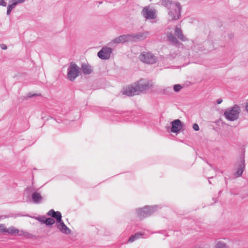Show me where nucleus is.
I'll list each match as a JSON object with an SVG mask.
<instances>
[{"label":"nucleus","mask_w":248,"mask_h":248,"mask_svg":"<svg viewBox=\"0 0 248 248\" xmlns=\"http://www.w3.org/2000/svg\"><path fill=\"white\" fill-rule=\"evenodd\" d=\"M148 88V84L135 83L132 86L125 88L124 93L128 96L135 95L139 94L140 92L143 91Z\"/></svg>","instance_id":"nucleus-1"},{"label":"nucleus","mask_w":248,"mask_h":248,"mask_svg":"<svg viewBox=\"0 0 248 248\" xmlns=\"http://www.w3.org/2000/svg\"><path fill=\"white\" fill-rule=\"evenodd\" d=\"M164 5L169 9V14L171 16V20H176L180 16V6L178 3H172L170 0L165 1Z\"/></svg>","instance_id":"nucleus-2"},{"label":"nucleus","mask_w":248,"mask_h":248,"mask_svg":"<svg viewBox=\"0 0 248 248\" xmlns=\"http://www.w3.org/2000/svg\"><path fill=\"white\" fill-rule=\"evenodd\" d=\"M160 208L158 205L145 206L136 209V213L140 218H144L151 215Z\"/></svg>","instance_id":"nucleus-3"},{"label":"nucleus","mask_w":248,"mask_h":248,"mask_svg":"<svg viewBox=\"0 0 248 248\" xmlns=\"http://www.w3.org/2000/svg\"><path fill=\"white\" fill-rule=\"evenodd\" d=\"M146 37L145 34H140L136 35H123L120 36L112 41V43L120 44L130 41H135L138 40L142 39Z\"/></svg>","instance_id":"nucleus-4"},{"label":"nucleus","mask_w":248,"mask_h":248,"mask_svg":"<svg viewBox=\"0 0 248 248\" xmlns=\"http://www.w3.org/2000/svg\"><path fill=\"white\" fill-rule=\"evenodd\" d=\"M240 112V107L237 105H234L232 108L226 110L224 112V115L228 120L234 121L238 118Z\"/></svg>","instance_id":"nucleus-5"},{"label":"nucleus","mask_w":248,"mask_h":248,"mask_svg":"<svg viewBox=\"0 0 248 248\" xmlns=\"http://www.w3.org/2000/svg\"><path fill=\"white\" fill-rule=\"evenodd\" d=\"M79 68L75 63L71 62L68 68L67 78L71 81H73L79 76Z\"/></svg>","instance_id":"nucleus-6"},{"label":"nucleus","mask_w":248,"mask_h":248,"mask_svg":"<svg viewBox=\"0 0 248 248\" xmlns=\"http://www.w3.org/2000/svg\"><path fill=\"white\" fill-rule=\"evenodd\" d=\"M140 61L147 64H153L156 62V57L149 52H143L139 56Z\"/></svg>","instance_id":"nucleus-7"},{"label":"nucleus","mask_w":248,"mask_h":248,"mask_svg":"<svg viewBox=\"0 0 248 248\" xmlns=\"http://www.w3.org/2000/svg\"><path fill=\"white\" fill-rule=\"evenodd\" d=\"M142 14L147 19H154L156 16L155 11L149 6L144 7L142 11Z\"/></svg>","instance_id":"nucleus-8"},{"label":"nucleus","mask_w":248,"mask_h":248,"mask_svg":"<svg viewBox=\"0 0 248 248\" xmlns=\"http://www.w3.org/2000/svg\"><path fill=\"white\" fill-rule=\"evenodd\" d=\"M6 231V232L10 234L14 235L17 234L19 236L27 237L29 234L28 232L23 230L20 231L13 226H11L7 228Z\"/></svg>","instance_id":"nucleus-9"},{"label":"nucleus","mask_w":248,"mask_h":248,"mask_svg":"<svg viewBox=\"0 0 248 248\" xmlns=\"http://www.w3.org/2000/svg\"><path fill=\"white\" fill-rule=\"evenodd\" d=\"M112 52V49L110 47H103L98 52V56L101 59H109Z\"/></svg>","instance_id":"nucleus-10"},{"label":"nucleus","mask_w":248,"mask_h":248,"mask_svg":"<svg viewBox=\"0 0 248 248\" xmlns=\"http://www.w3.org/2000/svg\"><path fill=\"white\" fill-rule=\"evenodd\" d=\"M56 225L58 229L62 233L69 234L71 233V230L65 225L62 220L60 222H57Z\"/></svg>","instance_id":"nucleus-11"},{"label":"nucleus","mask_w":248,"mask_h":248,"mask_svg":"<svg viewBox=\"0 0 248 248\" xmlns=\"http://www.w3.org/2000/svg\"><path fill=\"white\" fill-rule=\"evenodd\" d=\"M182 128V123L180 120H175L172 122L171 131L172 132L176 133Z\"/></svg>","instance_id":"nucleus-12"},{"label":"nucleus","mask_w":248,"mask_h":248,"mask_svg":"<svg viewBox=\"0 0 248 248\" xmlns=\"http://www.w3.org/2000/svg\"><path fill=\"white\" fill-rule=\"evenodd\" d=\"M47 215L55 218L57 220V222H60L62 220V214L59 211H55L54 210L51 209L47 212Z\"/></svg>","instance_id":"nucleus-13"},{"label":"nucleus","mask_w":248,"mask_h":248,"mask_svg":"<svg viewBox=\"0 0 248 248\" xmlns=\"http://www.w3.org/2000/svg\"><path fill=\"white\" fill-rule=\"evenodd\" d=\"M31 198L33 202L35 203H41L43 199L40 193L37 192H33L32 193Z\"/></svg>","instance_id":"nucleus-14"},{"label":"nucleus","mask_w":248,"mask_h":248,"mask_svg":"<svg viewBox=\"0 0 248 248\" xmlns=\"http://www.w3.org/2000/svg\"><path fill=\"white\" fill-rule=\"evenodd\" d=\"M81 69L82 72L86 75L90 74L92 71L93 69L88 63H84L81 66Z\"/></svg>","instance_id":"nucleus-15"},{"label":"nucleus","mask_w":248,"mask_h":248,"mask_svg":"<svg viewBox=\"0 0 248 248\" xmlns=\"http://www.w3.org/2000/svg\"><path fill=\"white\" fill-rule=\"evenodd\" d=\"M141 236H142L141 233H135L134 235H132L129 237V238L128 240V242L129 243L133 242L135 240L140 238Z\"/></svg>","instance_id":"nucleus-16"},{"label":"nucleus","mask_w":248,"mask_h":248,"mask_svg":"<svg viewBox=\"0 0 248 248\" xmlns=\"http://www.w3.org/2000/svg\"><path fill=\"white\" fill-rule=\"evenodd\" d=\"M216 248H228L226 244L223 241H218L217 242Z\"/></svg>","instance_id":"nucleus-17"},{"label":"nucleus","mask_w":248,"mask_h":248,"mask_svg":"<svg viewBox=\"0 0 248 248\" xmlns=\"http://www.w3.org/2000/svg\"><path fill=\"white\" fill-rule=\"evenodd\" d=\"M55 223V220L52 218L45 219L44 223L47 225H52Z\"/></svg>","instance_id":"nucleus-18"},{"label":"nucleus","mask_w":248,"mask_h":248,"mask_svg":"<svg viewBox=\"0 0 248 248\" xmlns=\"http://www.w3.org/2000/svg\"><path fill=\"white\" fill-rule=\"evenodd\" d=\"M175 34L179 38H180L181 39L182 38V31H181V30L178 27H176L175 28Z\"/></svg>","instance_id":"nucleus-19"},{"label":"nucleus","mask_w":248,"mask_h":248,"mask_svg":"<svg viewBox=\"0 0 248 248\" xmlns=\"http://www.w3.org/2000/svg\"><path fill=\"white\" fill-rule=\"evenodd\" d=\"M168 39L173 43H176L177 40L176 38L172 34H169L168 35Z\"/></svg>","instance_id":"nucleus-20"},{"label":"nucleus","mask_w":248,"mask_h":248,"mask_svg":"<svg viewBox=\"0 0 248 248\" xmlns=\"http://www.w3.org/2000/svg\"><path fill=\"white\" fill-rule=\"evenodd\" d=\"M7 228L3 224H0V232H6Z\"/></svg>","instance_id":"nucleus-21"},{"label":"nucleus","mask_w":248,"mask_h":248,"mask_svg":"<svg viewBox=\"0 0 248 248\" xmlns=\"http://www.w3.org/2000/svg\"><path fill=\"white\" fill-rule=\"evenodd\" d=\"M25 1V0H12V4L13 6L15 7L16 4L20 3H22Z\"/></svg>","instance_id":"nucleus-22"},{"label":"nucleus","mask_w":248,"mask_h":248,"mask_svg":"<svg viewBox=\"0 0 248 248\" xmlns=\"http://www.w3.org/2000/svg\"><path fill=\"white\" fill-rule=\"evenodd\" d=\"M182 88V87L179 84L175 85L173 87V89L175 92L180 91Z\"/></svg>","instance_id":"nucleus-23"},{"label":"nucleus","mask_w":248,"mask_h":248,"mask_svg":"<svg viewBox=\"0 0 248 248\" xmlns=\"http://www.w3.org/2000/svg\"><path fill=\"white\" fill-rule=\"evenodd\" d=\"M15 7L14 6H13V4H11L9 5L7 9V15H9L12 11V10Z\"/></svg>","instance_id":"nucleus-24"},{"label":"nucleus","mask_w":248,"mask_h":248,"mask_svg":"<svg viewBox=\"0 0 248 248\" xmlns=\"http://www.w3.org/2000/svg\"><path fill=\"white\" fill-rule=\"evenodd\" d=\"M243 172V171H236L234 173V177L236 178L241 176L242 175Z\"/></svg>","instance_id":"nucleus-25"},{"label":"nucleus","mask_w":248,"mask_h":248,"mask_svg":"<svg viewBox=\"0 0 248 248\" xmlns=\"http://www.w3.org/2000/svg\"><path fill=\"white\" fill-rule=\"evenodd\" d=\"M193 128L195 131L199 130V126L197 124H194L193 125Z\"/></svg>","instance_id":"nucleus-26"},{"label":"nucleus","mask_w":248,"mask_h":248,"mask_svg":"<svg viewBox=\"0 0 248 248\" xmlns=\"http://www.w3.org/2000/svg\"><path fill=\"white\" fill-rule=\"evenodd\" d=\"M36 219L40 222L44 223L45 219L42 218L41 217H36Z\"/></svg>","instance_id":"nucleus-27"},{"label":"nucleus","mask_w":248,"mask_h":248,"mask_svg":"<svg viewBox=\"0 0 248 248\" xmlns=\"http://www.w3.org/2000/svg\"><path fill=\"white\" fill-rule=\"evenodd\" d=\"M0 4L4 6H5L6 5V2L3 0H1L0 1Z\"/></svg>","instance_id":"nucleus-28"},{"label":"nucleus","mask_w":248,"mask_h":248,"mask_svg":"<svg viewBox=\"0 0 248 248\" xmlns=\"http://www.w3.org/2000/svg\"><path fill=\"white\" fill-rule=\"evenodd\" d=\"M0 47L2 49H7V46L4 44H1L0 45Z\"/></svg>","instance_id":"nucleus-29"},{"label":"nucleus","mask_w":248,"mask_h":248,"mask_svg":"<svg viewBox=\"0 0 248 248\" xmlns=\"http://www.w3.org/2000/svg\"><path fill=\"white\" fill-rule=\"evenodd\" d=\"M27 192H32V188H31V187L28 188L27 189Z\"/></svg>","instance_id":"nucleus-30"},{"label":"nucleus","mask_w":248,"mask_h":248,"mask_svg":"<svg viewBox=\"0 0 248 248\" xmlns=\"http://www.w3.org/2000/svg\"><path fill=\"white\" fill-rule=\"evenodd\" d=\"M246 108L247 111L248 112V103L246 104Z\"/></svg>","instance_id":"nucleus-31"},{"label":"nucleus","mask_w":248,"mask_h":248,"mask_svg":"<svg viewBox=\"0 0 248 248\" xmlns=\"http://www.w3.org/2000/svg\"><path fill=\"white\" fill-rule=\"evenodd\" d=\"M220 102H221V101H218V104L220 103Z\"/></svg>","instance_id":"nucleus-32"},{"label":"nucleus","mask_w":248,"mask_h":248,"mask_svg":"<svg viewBox=\"0 0 248 248\" xmlns=\"http://www.w3.org/2000/svg\"><path fill=\"white\" fill-rule=\"evenodd\" d=\"M2 218V216H0V220Z\"/></svg>","instance_id":"nucleus-33"}]
</instances>
